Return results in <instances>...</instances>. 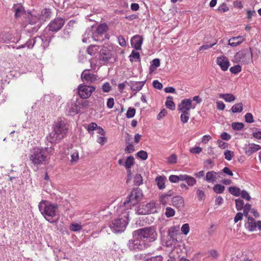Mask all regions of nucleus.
<instances>
[{
    "label": "nucleus",
    "mask_w": 261,
    "mask_h": 261,
    "mask_svg": "<svg viewBox=\"0 0 261 261\" xmlns=\"http://www.w3.org/2000/svg\"><path fill=\"white\" fill-rule=\"evenodd\" d=\"M143 195L142 191L140 189H133L127 199L119 207L118 211L122 212L130 209L132 206L136 205L142 200Z\"/></svg>",
    "instance_id": "nucleus-1"
},
{
    "label": "nucleus",
    "mask_w": 261,
    "mask_h": 261,
    "mask_svg": "<svg viewBox=\"0 0 261 261\" xmlns=\"http://www.w3.org/2000/svg\"><path fill=\"white\" fill-rule=\"evenodd\" d=\"M39 210L44 217L50 222L51 218L56 216L58 205L47 200H42L38 204Z\"/></svg>",
    "instance_id": "nucleus-2"
},
{
    "label": "nucleus",
    "mask_w": 261,
    "mask_h": 261,
    "mask_svg": "<svg viewBox=\"0 0 261 261\" xmlns=\"http://www.w3.org/2000/svg\"><path fill=\"white\" fill-rule=\"evenodd\" d=\"M133 235L143 239L147 244L154 242L158 237L156 229L154 227L139 229L134 232Z\"/></svg>",
    "instance_id": "nucleus-3"
},
{
    "label": "nucleus",
    "mask_w": 261,
    "mask_h": 261,
    "mask_svg": "<svg viewBox=\"0 0 261 261\" xmlns=\"http://www.w3.org/2000/svg\"><path fill=\"white\" fill-rule=\"evenodd\" d=\"M118 211L120 212L118 210ZM121 214L119 217L112 221L110 227L112 230L115 232L123 231L128 223L129 212L124 210L121 212Z\"/></svg>",
    "instance_id": "nucleus-4"
},
{
    "label": "nucleus",
    "mask_w": 261,
    "mask_h": 261,
    "mask_svg": "<svg viewBox=\"0 0 261 261\" xmlns=\"http://www.w3.org/2000/svg\"><path fill=\"white\" fill-rule=\"evenodd\" d=\"M43 147H35L30 150V160L34 165L42 164L47 159V154H45Z\"/></svg>",
    "instance_id": "nucleus-5"
},
{
    "label": "nucleus",
    "mask_w": 261,
    "mask_h": 261,
    "mask_svg": "<svg viewBox=\"0 0 261 261\" xmlns=\"http://www.w3.org/2000/svg\"><path fill=\"white\" fill-rule=\"evenodd\" d=\"M232 62L242 64H248L252 62V55L250 48L243 49L237 53L233 57Z\"/></svg>",
    "instance_id": "nucleus-6"
},
{
    "label": "nucleus",
    "mask_w": 261,
    "mask_h": 261,
    "mask_svg": "<svg viewBox=\"0 0 261 261\" xmlns=\"http://www.w3.org/2000/svg\"><path fill=\"white\" fill-rule=\"evenodd\" d=\"M134 238L128 242V247L131 250H142L146 248L148 246V244L145 242L144 241L138 237L133 235Z\"/></svg>",
    "instance_id": "nucleus-7"
},
{
    "label": "nucleus",
    "mask_w": 261,
    "mask_h": 261,
    "mask_svg": "<svg viewBox=\"0 0 261 261\" xmlns=\"http://www.w3.org/2000/svg\"><path fill=\"white\" fill-rule=\"evenodd\" d=\"M156 212V203L154 201H151L146 204H143L138 209V213L140 215H147L154 213Z\"/></svg>",
    "instance_id": "nucleus-8"
},
{
    "label": "nucleus",
    "mask_w": 261,
    "mask_h": 261,
    "mask_svg": "<svg viewBox=\"0 0 261 261\" xmlns=\"http://www.w3.org/2000/svg\"><path fill=\"white\" fill-rule=\"evenodd\" d=\"M95 90V87L80 85L78 87V94L81 98L86 99L89 98Z\"/></svg>",
    "instance_id": "nucleus-9"
},
{
    "label": "nucleus",
    "mask_w": 261,
    "mask_h": 261,
    "mask_svg": "<svg viewBox=\"0 0 261 261\" xmlns=\"http://www.w3.org/2000/svg\"><path fill=\"white\" fill-rule=\"evenodd\" d=\"M35 44L40 46L44 49L45 47L48 46V42L46 38L44 39L41 37L37 36L33 39L28 40L25 44V46L29 48H32Z\"/></svg>",
    "instance_id": "nucleus-10"
},
{
    "label": "nucleus",
    "mask_w": 261,
    "mask_h": 261,
    "mask_svg": "<svg viewBox=\"0 0 261 261\" xmlns=\"http://www.w3.org/2000/svg\"><path fill=\"white\" fill-rule=\"evenodd\" d=\"M196 105L192 103L191 99L186 98L178 105V110L180 112H189L191 109H194Z\"/></svg>",
    "instance_id": "nucleus-11"
},
{
    "label": "nucleus",
    "mask_w": 261,
    "mask_h": 261,
    "mask_svg": "<svg viewBox=\"0 0 261 261\" xmlns=\"http://www.w3.org/2000/svg\"><path fill=\"white\" fill-rule=\"evenodd\" d=\"M65 20L61 17H58L52 20L48 25V30L52 32L59 31L64 25Z\"/></svg>",
    "instance_id": "nucleus-12"
},
{
    "label": "nucleus",
    "mask_w": 261,
    "mask_h": 261,
    "mask_svg": "<svg viewBox=\"0 0 261 261\" xmlns=\"http://www.w3.org/2000/svg\"><path fill=\"white\" fill-rule=\"evenodd\" d=\"M53 129L59 135H61L62 139L64 137L67 132V127L65 123L62 121L55 122L53 126Z\"/></svg>",
    "instance_id": "nucleus-13"
},
{
    "label": "nucleus",
    "mask_w": 261,
    "mask_h": 261,
    "mask_svg": "<svg viewBox=\"0 0 261 261\" xmlns=\"http://www.w3.org/2000/svg\"><path fill=\"white\" fill-rule=\"evenodd\" d=\"M108 30V25L105 23H102L99 24L96 29V31L94 34H93V36H92V38L97 41H100L103 40V38H100V37L101 35L106 33Z\"/></svg>",
    "instance_id": "nucleus-14"
},
{
    "label": "nucleus",
    "mask_w": 261,
    "mask_h": 261,
    "mask_svg": "<svg viewBox=\"0 0 261 261\" xmlns=\"http://www.w3.org/2000/svg\"><path fill=\"white\" fill-rule=\"evenodd\" d=\"M81 78L84 82L91 84L97 80V76L93 73H91L87 70H85L81 74Z\"/></svg>",
    "instance_id": "nucleus-15"
},
{
    "label": "nucleus",
    "mask_w": 261,
    "mask_h": 261,
    "mask_svg": "<svg viewBox=\"0 0 261 261\" xmlns=\"http://www.w3.org/2000/svg\"><path fill=\"white\" fill-rule=\"evenodd\" d=\"M217 64L220 67L223 71H226L229 65V61L228 59L223 56L217 57L216 60Z\"/></svg>",
    "instance_id": "nucleus-16"
},
{
    "label": "nucleus",
    "mask_w": 261,
    "mask_h": 261,
    "mask_svg": "<svg viewBox=\"0 0 261 261\" xmlns=\"http://www.w3.org/2000/svg\"><path fill=\"white\" fill-rule=\"evenodd\" d=\"M130 42L134 48L137 50H140L143 42V38L139 35L134 36L132 38Z\"/></svg>",
    "instance_id": "nucleus-17"
},
{
    "label": "nucleus",
    "mask_w": 261,
    "mask_h": 261,
    "mask_svg": "<svg viewBox=\"0 0 261 261\" xmlns=\"http://www.w3.org/2000/svg\"><path fill=\"white\" fill-rule=\"evenodd\" d=\"M260 149L261 147L259 145L253 143H250L245 146L244 151L246 155H250Z\"/></svg>",
    "instance_id": "nucleus-18"
},
{
    "label": "nucleus",
    "mask_w": 261,
    "mask_h": 261,
    "mask_svg": "<svg viewBox=\"0 0 261 261\" xmlns=\"http://www.w3.org/2000/svg\"><path fill=\"white\" fill-rule=\"evenodd\" d=\"M111 53L110 49L107 47H103L100 51V60L107 62L111 58Z\"/></svg>",
    "instance_id": "nucleus-19"
},
{
    "label": "nucleus",
    "mask_w": 261,
    "mask_h": 261,
    "mask_svg": "<svg viewBox=\"0 0 261 261\" xmlns=\"http://www.w3.org/2000/svg\"><path fill=\"white\" fill-rule=\"evenodd\" d=\"M12 10L14 12L15 18L20 17L25 13V10L23 7L20 4H15L13 5Z\"/></svg>",
    "instance_id": "nucleus-20"
},
{
    "label": "nucleus",
    "mask_w": 261,
    "mask_h": 261,
    "mask_svg": "<svg viewBox=\"0 0 261 261\" xmlns=\"http://www.w3.org/2000/svg\"><path fill=\"white\" fill-rule=\"evenodd\" d=\"M172 205L178 209H181L185 206L184 198L180 196H176L172 198Z\"/></svg>",
    "instance_id": "nucleus-21"
},
{
    "label": "nucleus",
    "mask_w": 261,
    "mask_h": 261,
    "mask_svg": "<svg viewBox=\"0 0 261 261\" xmlns=\"http://www.w3.org/2000/svg\"><path fill=\"white\" fill-rule=\"evenodd\" d=\"M245 228L249 231H253L256 229V221L253 218L250 216L247 217V220L245 223Z\"/></svg>",
    "instance_id": "nucleus-22"
},
{
    "label": "nucleus",
    "mask_w": 261,
    "mask_h": 261,
    "mask_svg": "<svg viewBox=\"0 0 261 261\" xmlns=\"http://www.w3.org/2000/svg\"><path fill=\"white\" fill-rule=\"evenodd\" d=\"M61 135H58L54 129L46 137L47 140L50 143H56L58 141L62 139Z\"/></svg>",
    "instance_id": "nucleus-23"
},
{
    "label": "nucleus",
    "mask_w": 261,
    "mask_h": 261,
    "mask_svg": "<svg viewBox=\"0 0 261 261\" xmlns=\"http://www.w3.org/2000/svg\"><path fill=\"white\" fill-rule=\"evenodd\" d=\"M243 41V38L242 36L232 37L228 40V44L232 47H235L241 44Z\"/></svg>",
    "instance_id": "nucleus-24"
},
{
    "label": "nucleus",
    "mask_w": 261,
    "mask_h": 261,
    "mask_svg": "<svg viewBox=\"0 0 261 261\" xmlns=\"http://www.w3.org/2000/svg\"><path fill=\"white\" fill-rule=\"evenodd\" d=\"M135 164V159L133 156H127L126 159L123 166L125 168L126 171H131L130 168Z\"/></svg>",
    "instance_id": "nucleus-25"
},
{
    "label": "nucleus",
    "mask_w": 261,
    "mask_h": 261,
    "mask_svg": "<svg viewBox=\"0 0 261 261\" xmlns=\"http://www.w3.org/2000/svg\"><path fill=\"white\" fill-rule=\"evenodd\" d=\"M172 196V192L169 191L168 193H164L160 196L159 200L161 203L166 205L170 197Z\"/></svg>",
    "instance_id": "nucleus-26"
},
{
    "label": "nucleus",
    "mask_w": 261,
    "mask_h": 261,
    "mask_svg": "<svg viewBox=\"0 0 261 261\" xmlns=\"http://www.w3.org/2000/svg\"><path fill=\"white\" fill-rule=\"evenodd\" d=\"M217 173L213 171L206 173L205 180L208 182L214 183L216 181Z\"/></svg>",
    "instance_id": "nucleus-27"
},
{
    "label": "nucleus",
    "mask_w": 261,
    "mask_h": 261,
    "mask_svg": "<svg viewBox=\"0 0 261 261\" xmlns=\"http://www.w3.org/2000/svg\"><path fill=\"white\" fill-rule=\"evenodd\" d=\"M219 97L223 99L226 102H231L236 100V97L232 94L221 93L219 94Z\"/></svg>",
    "instance_id": "nucleus-28"
},
{
    "label": "nucleus",
    "mask_w": 261,
    "mask_h": 261,
    "mask_svg": "<svg viewBox=\"0 0 261 261\" xmlns=\"http://www.w3.org/2000/svg\"><path fill=\"white\" fill-rule=\"evenodd\" d=\"M166 177L165 176H159L156 177L155 181L159 189L162 190L165 188Z\"/></svg>",
    "instance_id": "nucleus-29"
},
{
    "label": "nucleus",
    "mask_w": 261,
    "mask_h": 261,
    "mask_svg": "<svg viewBox=\"0 0 261 261\" xmlns=\"http://www.w3.org/2000/svg\"><path fill=\"white\" fill-rule=\"evenodd\" d=\"M50 12L47 9H43L41 11V14H39V19L40 22H44L50 17Z\"/></svg>",
    "instance_id": "nucleus-30"
},
{
    "label": "nucleus",
    "mask_w": 261,
    "mask_h": 261,
    "mask_svg": "<svg viewBox=\"0 0 261 261\" xmlns=\"http://www.w3.org/2000/svg\"><path fill=\"white\" fill-rule=\"evenodd\" d=\"M145 84L144 82H135L132 84L131 89L135 91H139L141 90Z\"/></svg>",
    "instance_id": "nucleus-31"
},
{
    "label": "nucleus",
    "mask_w": 261,
    "mask_h": 261,
    "mask_svg": "<svg viewBox=\"0 0 261 261\" xmlns=\"http://www.w3.org/2000/svg\"><path fill=\"white\" fill-rule=\"evenodd\" d=\"M160 65V61L159 59H153L150 63L149 67L150 73L153 72Z\"/></svg>",
    "instance_id": "nucleus-32"
},
{
    "label": "nucleus",
    "mask_w": 261,
    "mask_h": 261,
    "mask_svg": "<svg viewBox=\"0 0 261 261\" xmlns=\"http://www.w3.org/2000/svg\"><path fill=\"white\" fill-rule=\"evenodd\" d=\"M67 111H68L70 113H77V107L76 105L74 102H71L70 103H68L67 109Z\"/></svg>",
    "instance_id": "nucleus-33"
},
{
    "label": "nucleus",
    "mask_w": 261,
    "mask_h": 261,
    "mask_svg": "<svg viewBox=\"0 0 261 261\" xmlns=\"http://www.w3.org/2000/svg\"><path fill=\"white\" fill-rule=\"evenodd\" d=\"M99 47L97 45H90L87 49V53L91 56H94L99 51Z\"/></svg>",
    "instance_id": "nucleus-34"
},
{
    "label": "nucleus",
    "mask_w": 261,
    "mask_h": 261,
    "mask_svg": "<svg viewBox=\"0 0 261 261\" xmlns=\"http://www.w3.org/2000/svg\"><path fill=\"white\" fill-rule=\"evenodd\" d=\"M166 107L171 110H174L175 109V105L173 101V98L171 96H168L167 98L166 101Z\"/></svg>",
    "instance_id": "nucleus-35"
},
{
    "label": "nucleus",
    "mask_w": 261,
    "mask_h": 261,
    "mask_svg": "<svg viewBox=\"0 0 261 261\" xmlns=\"http://www.w3.org/2000/svg\"><path fill=\"white\" fill-rule=\"evenodd\" d=\"M231 110V111L234 113L241 112L243 110V103L240 102L235 104L232 107Z\"/></svg>",
    "instance_id": "nucleus-36"
},
{
    "label": "nucleus",
    "mask_w": 261,
    "mask_h": 261,
    "mask_svg": "<svg viewBox=\"0 0 261 261\" xmlns=\"http://www.w3.org/2000/svg\"><path fill=\"white\" fill-rule=\"evenodd\" d=\"M129 60L133 62L140 60V54L135 50H133L131 54L129 56Z\"/></svg>",
    "instance_id": "nucleus-37"
},
{
    "label": "nucleus",
    "mask_w": 261,
    "mask_h": 261,
    "mask_svg": "<svg viewBox=\"0 0 261 261\" xmlns=\"http://www.w3.org/2000/svg\"><path fill=\"white\" fill-rule=\"evenodd\" d=\"M196 190V196L199 201L204 200L205 198L204 191L200 189H195Z\"/></svg>",
    "instance_id": "nucleus-38"
},
{
    "label": "nucleus",
    "mask_w": 261,
    "mask_h": 261,
    "mask_svg": "<svg viewBox=\"0 0 261 261\" xmlns=\"http://www.w3.org/2000/svg\"><path fill=\"white\" fill-rule=\"evenodd\" d=\"M228 191L232 195L236 196H239L241 192L240 189L236 187H229Z\"/></svg>",
    "instance_id": "nucleus-39"
},
{
    "label": "nucleus",
    "mask_w": 261,
    "mask_h": 261,
    "mask_svg": "<svg viewBox=\"0 0 261 261\" xmlns=\"http://www.w3.org/2000/svg\"><path fill=\"white\" fill-rule=\"evenodd\" d=\"M134 182L135 186H140L143 184V178L140 174H136L134 178Z\"/></svg>",
    "instance_id": "nucleus-40"
},
{
    "label": "nucleus",
    "mask_w": 261,
    "mask_h": 261,
    "mask_svg": "<svg viewBox=\"0 0 261 261\" xmlns=\"http://www.w3.org/2000/svg\"><path fill=\"white\" fill-rule=\"evenodd\" d=\"M225 189V187L224 186L221 185L220 184H217L215 185L213 187L214 191L218 194L222 193Z\"/></svg>",
    "instance_id": "nucleus-41"
},
{
    "label": "nucleus",
    "mask_w": 261,
    "mask_h": 261,
    "mask_svg": "<svg viewBox=\"0 0 261 261\" xmlns=\"http://www.w3.org/2000/svg\"><path fill=\"white\" fill-rule=\"evenodd\" d=\"M180 120L184 123H187L190 118V112H181Z\"/></svg>",
    "instance_id": "nucleus-42"
},
{
    "label": "nucleus",
    "mask_w": 261,
    "mask_h": 261,
    "mask_svg": "<svg viewBox=\"0 0 261 261\" xmlns=\"http://www.w3.org/2000/svg\"><path fill=\"white\" fill-rule=\"evenodd\" d=\"M69 228L71 231H78L82 229V226L80 224L72 223L70 224Z\"/></svg>",
    "instance_id": "nucleus-43"
},
{
    "label": "nucleus",
    "mask_w": 261,
    "mask_h": 261,
    "mask_svg": "<svg viewBox=\"0 0 261 261\" xmlns=\"http://www.w3.org/2000/svg\"><path fill=\"white\" fill-rule=\"evenodd\" d=\"M243 210V214L245 217H248L249 213L251 212V210H252L251 204L249 203H246L245 205H244Z\"/></svg>",
    "instance_id": "nucleus-44"
},
{
    "label": "nucleus",
    "mask_w": 261,
    "mask_h": 261,
    "mask_svg": "<svg viewBox=\"0 0 261 261\" xmlns=\"http://www.w3.org/2000/svg\"><path fill=\"white\" fill-rule=\"evenodd\" d=\"M236 207L238 211H241L243 209L244 206V203L243 200L240 199H237L235 200Z\"/></svg>",
    "instance_id": "nucleus-45"
},
{
    "label": "nucleus",
    "mask_w": 261,
    "mask_h": 261,
    "mask_svg": "<svg viewBox=\"0 0 261 261\" xmlns=\"http://www.w3.org/2000/svg\"><path fill=\"white\" fill-rule=\"evenodd\" d=\"M29 19L31 23L35 24L39 20L40 21L39 14H31Z\"/></svg>",
    "instance_id": "nucleus-46"
},
{
    "label": "nucleus",
    "mask_w": 261,
    "mask_h": 261,
    "mask_svg": "<svg viewBox=\"0 0 261 261\" xmlns=\"http://www.w3.org/2000/svg\"><path fill=\"white\" fill-rule=\"evenodd\" d=\"M136 156L138 158L141 159L143 160H145L147 159L148 154L147 152L144 150H141L137 152Z\"/></svg>",
    "instance_id": "nucleus-47"
},
{
    "label": "nucleus",
    "mask_w": 261,
    "mask_h": 261,
    "mask_svg": "<svg viewBox=\"0 0 261 261\" xmlns=\"http://www.w3.org/2000/svg\"><path fill=\"white\" fill-rule=\"evenodd\" d=\"M136 114V110L135 108H129L126 113V117L128 118H133Z\"/></svg>",
    "instance_id": "nucleus-48"
},
{
    "label": "nucleus",
    "mask_w": 261,
    "mask_h": 261,
    "mask_svg": "<svg viewBox=\"0 0 261 261\" xmlns=\"http://www.w3.org/2000/svg\"><path fill=\"white\" fill-rule=\"evenodd\" d=\"M244 125L241 122H234L232 123V127L233 129L240 130L243 128Z\"/></svg>",
    "instance_id": "nucleus-49"
},
{
    "label": "nucleus",
    "mask_w": 261,
    "mask_h": 261,
    "mask_svg": "<svg viewBox=\"0 0 261 261\" xmlns=\"http://www.w3.org/2000/svg\"><path fill=\"white\" fill-rule=\"evenodd\" d=\"M101 89L103 92L108 93L111 90L112 87L109 83L106 82L102 85Z\"/></svg>",
    "instance_id": "nucleus-50"
},
{
    "label": "nucleus",
    "mask_w": 261,
    "mask_h": 261,
    "mask_svg": "<svg viewBox=\"0 0 261 261\" xmlns=\"http://www.w3.org/2000/svg\"><path fill=\"white\" fill-rule=\"evenodd\" d=\"M175 214V211L170 207L166 208L165 215L167 218L172 217Z\"/></svg>",
    "instance_id": "nucleus-51"
},
{
    "label": "nucleus",
    "mask_w": 261,
    "mask_h": 261,
    "mask_svg": "<svg viewBox=\"0 0 261 261\" xmlns=\"http://www.w3.org/2000/svg\"><path fill=\"white\" fill-rule=\"evenodd\" d=\"M97 125L96 123L92 122L90 123L87 127V130L90 134H93V133H92L94 130H96L97 127Z\"/></svg>",
    "instance_id": "nucleus-52"
},
{
    "label": "nucleus",
    "mask_w": 261,
    "mask_h": 261,
    "mask_svg": "<svg viewBox=\"0 0 261 261\" xmlns=\"http://www.w3.org/2000/svg\"><path fill=\"white\" fill-rule=\"evenodd\" d=\"M242 68L240 65H237L230 68V71L233 74H237L241 72Z\"/></svg>",
    "instance_id": "nucleus-53"
},
{
    "label": "nucleus",
    "mask_w": 261,
    "mask_h": 261,
    "mask_svg": "<svg viewBox=\"0 0 261 261\" xmlns=\"http://www.w3.org/2000/svg\"><path fill=\"white\" fill-rule=\"evenodd\" d=\"M181 231L184 234H188L190 231L189 225L188 223L183 224L181 228Z\"/></svg>",
    "instance_id": "nucleus-54"
},
{
    "label": "nucleus",
    "mask_w": 261,
    "mask_h": 261,
    "mask_svg": "<svg viewBox=\"0 0 261 261\" xmlns=\"http://www.w3.org/2000/svg\"><path fill=\"white\" fill-rule=\"evenodd\" d=\"M43 149H45V154H47V158L54 153V148L52 146L43 147Z\"/></svg>",
    "instance_id": "nucleus-55"
},
{
    "label": "nucleus",
    "mask_w": 261,
    "mask_h": 261,
    "mask_svg": "<svg viewBox=\"0 0 261 261\" xmlns=\"http://www.w3.org/2000/svg\"><path fill=\"white\" fill-rule=\"evenodd\" d=\"M202 150L201 147L196 146L190 148V152L192 154H199Z\"/></svg>",
    "instance_id": "nucleus-56"
},
{
    "label": "nucleus",
    "mask_w": 261,
    "mask_h": 261,
    "mask_svg": "<svg viewBox=\"0 0 261 261\" xmlns=\"http://www.w3.org/2000/svg\"><path fill=\"white\" fill-rule=\"evenodd\" d=\"M186 182L188 186H193L196 184V180L194 177L188 176Z\"/></svg>",
    "instance_id": "nucleus-57"
},
{
    "label": "nucleus",
    "mask_w": 261,
    "mask_h": 261,
    "mask_svg": "<svg viewBox=\"0 0 261 261\" xmlns=\"http://www.w3.org/2000/svg\"><path fill=\"white\" fill-rule=\"evenodd\" d=\"M240 195L241 196L242 198L247 201H249L251 199V197L249 195V193L245 190L242 191Z\"/></svg>",
    "instance_id": "nucleus-58"
},
{
    "label": "nucleus",
    "mask_w": 261,
    "mask_h": 261,
    "mask_svg": "<svg viewBox=\"0 0 261 261\" xmlns=\"http://www.w3.org/2000/svg\"><path fill=\"white\" fill-rule=\"evenodd\" d=\"M168 237H169V239L172 240V242H177V240L174 238V230L173 228H172V229L168 230Z\"/></svg>",
    "instance_id": "nucleus-59"
},
{
    "label": "nucleus",
    "mask_w": 261,
    "mask_h": 261,
    "mask_svg": "<svg viewBox=\"0 0 261 261\" xmlns=\"http://www.w3.org/2000/svg\"><path fill=\"white\" fill-rule=\"evenodd\" d=\"M117 39H118L119 44L121 46H122V47L126 46V43L125 39L124 38V37L122 36H121V35L117 37Z\"/></svg>",
    "instance_id": "nucleus-60"
},
{
    "label": "nucleus",
    "mask_w": 261,
    "mask_h": 261,
    "mask_svg": "<svg viewBox=\"0 0 261 261\" xmlns=\"http://www.w3.org/2000/svg\"><path fill=\"white\" fill-rule=\"evenodd\" d=\"M224 155L225 159L230 161L233 156V153L230 150H226L224 152Z\"/></svg>",
    "instance_id": "nucleus-61"
},
{
    "label": "nucleus",
    "mask_w": 261,
    "mask_h": 261,
    "mask_svg": "<svg viewBox=\"0 0 261 261\" xmlns=\"http://www.w3.org/2000/svg\"><path fill=\"white\" fill-rule=\"evenodd\" d=\"M168 162L170 164H175L177 162V156L175 154H171L168 158Z\"/></svg>",
    "instance_id": "nucleus-62"
},
{
    "label": "nucleus",
    "mask_w": 261,
    "mask_h": 261,
    "mask_svg": "<svg viewBox=\"0 0 261 261\" xmlns=\"http://www.w3.org/2000/svg\"><path fill=\"white\" fill-rule=\"evenodd\" d=\"M245 121L248 123H252L254 121L252 114L247 113L245 116Z\"/></svg>",
    "instance_id": "nucleus-63"
},
{
    "label": "nucleus",
    "mask_w": 261,
    "mask_h": 261,
    "mask_svg": "<svg viewBox=\"0 0 261 261\" xmlns=\"http://www.w3.org/2000/svg\"><path fill=\"white\" fill-rule=\"evenodd\" d=\"M135 151V146L131 144H128L125 149V151L128 153H130Z\"/></svg>",
    "instance_id": "nucleus-64"
}]
</instances>
